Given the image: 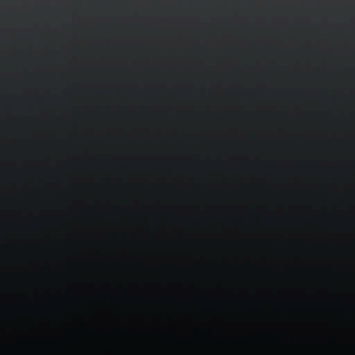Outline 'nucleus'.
Returning a JSON list of instances; mask_svg holds the SVG:
<instances>
[{"instance_id":"1","label":"nucleus","mask_w":355,"mask_h":355,"mask_svg":"<svg viewBox=\"0 0 355 355\" xmlns=\"http://www.w3.org/2000/svg\"><path fill=\"white\" fill-rule=\"evenodd\" d=\"M92 249H90V301L92 300ZM89 354H96L94 334L92 327V305L90 304Z\"/></svg>"},{"instance_id":"2","label":"nucleus","mask_w":355,"mask_h":355,"mask_svg":"<svg viewBox=\"0 0 355 355\" xmlns=\"http://www.w3.org/2000/svg\"><path fill=\"white\" fill-rule=\"evenodd\" d=\"M19 331H21V330H16V329H14V330H12V332H19Z\"/></svg>"},{"instance_id":"3","label":"nucleus","mask_w":355,"mask_h":355,"mask_svg":"<svg viewBox=\"0 0 355 355\" xmlns=\"http://www.w3.org/2000/svg\"><path fill=\"white\" fill-rule=\"evenodd\" d=\"M63 307H64V309H66V305L65 304L63 305Z\"/></svg>"},{"instance_id":"4","label":"nucleus","mask_w":355,"mask_h":355,"mask_svg":"<svg viewBox=\"0 0 355 355\" xmlns=\"http://www.w3.org/2000/svg\"><path fill=\"white\" fill-rule=\"evenodd\" d=\"M89 46H90V47H92V44H90V45H89Z\"/></svg>"},{"instance_id":"5","label":"nucleus","mask_w":355,"mask_h":355,"mask_svg":"<svg viewBox=\"0 0 355 355\" xmlns=\"http://www.w3.org/2000/svg\"><path fill=\"white\" fill-rule=\"evenodd\" d=\"M89 69H92V67H89Z\"/></svg>"},{"instance_id":"6","label":"nucleus","mask_w":355,"mask_h":355,"mask_svg":"<svg viewBox=\"0 0 355 355\" xmlns=\"http://www.w3.org/2000/svg\"><path fill=\"white\" fill-rule=\"evenodd\" d=\"M89 85H92V83H89Z\"/></svg>"}]
</instances>
